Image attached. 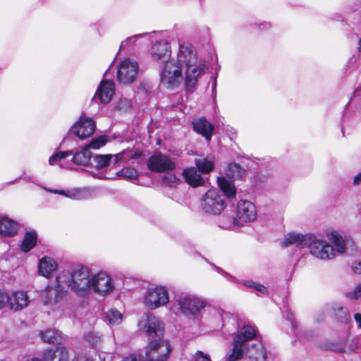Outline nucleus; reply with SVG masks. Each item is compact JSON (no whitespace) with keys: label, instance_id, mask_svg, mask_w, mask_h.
<instances>
[{"label":"nucleus","instance_id":"55","mask_svg":"<svg viewBox=\"0 0 361 361\" xmlns=\"http://www.w3.org/2000/svg\"><path fill=\"white\" fill-rule=\"evenodd\" d=\"M361 96V85L360 86H358L355 92H354V95H353V97H360Z\"/></svg>","mask_w":361,"mask_h":361},{"label":"nucleus","instance_id":"36","mask_svg":"<svg viewBox=\"0 0 361 361\" xmlns=\"http://www.w3.org/2000/svg\"><path fill=\"white\" fill-rule=\"evenodd\" d=\"M240 224V221L233 216H222L219 219V226L226 229H231L234 226Z\"/></svg>","mask_w":361,"mask_h":361},{"label":"nucleus","instance_id":"15","mask_svg":"<svg viewBox=\"0 0 361 361\" xmlns=\"http://www.w3.org/2000/svg\"><path fill=\"white\" fill-rule=\"evenodd\" d=\"M95 130V123L91 118L81 116L71 128V131L81 140L91 136Z\"/></svg>","mask_w":361,"mask_h":361},{"label":"nucleus","instance_id":"28","mask_svg":"<svg viewBox=\"0 0 361 361\" xmlns=\"http://www.w3.org/2000/svg\"><path fill=\"white\" fill-rule=\"evenodd\" d=\"M218 185L221 192L228 198L235 197L236 188L235 185L224 177H219L217 179Z\"/></svg>","mask_w":361,"mask_h":361},{"label":"nucleus","instance_id":"23","mask_svg":"<svg viewBox=\"0 0 361 361\" xmlns=\"http://www.w3.org/2000/svg\"><path fill=\"white\" fill-rule=\"evenodd\" d=\"M11 309L16 311L22 310L28 304V297L27 293L23 291H17L9 297L8 301Z\"/></svg>","mask_w":361,"mask_h":361},{"label":"nucleus","instance_id":"11","mask_svg":"<svg viewBox=\"0 0 361 361\" xmlns=\"http://www.w3.org/2000/svg\"><path fill=\"white\" fill-rule=\"evenodd\" d=\"M147 166L153 172L164 173L174 170L176 164L173 159L161 152H157L148 159Z\"/></svg>","mask_w":361,"mask_h":361},{"label":"nucleus","instance_id":"8","mask_svg":"<svg viewBox=\"0 0 361 361\" xmlns=\"http://www.w3.org/2000/svg\"><path fill=\"white\" fill-rule=\"evenodd\" d=\"M182 69L173 61L164 64L160 71V82L168 89L178 87L183 81Z\"/></svg>","mask_w":361,"mask_h":361},{"label":"nucleus","instance_id":"9","mask_svg":"<svg viewBox=\"0 0 361 361\" xmlns=\"http://www.w3.org/2000/svg\"><path fill=\"white\" fill-rule=\"evenodd\" d=\"M202 209L207 214H219L226 207L223 193L217 189H209L201 200Z\"/></svg>","mask_w":361,"mask_h":361},{"label":"nucleus","instance_id":"16","mask_svg":"<svg viewBox=\"0 0 361 361\" xmlns=\"http://www.w3.org/2000/svg\"><path fill=\"white\" fill-rule=\"evenodd\" d=\"M236 213L238 221L241 222L252 221L257 216V211L255 204L247 200H240L238 202Z\"/></svg>","mask_w":361,"mask_h":361},{"label":"nucleus","instance_id":"39","mask_svg":"<svg viewBox=\"0 0 361 361\" xmlns=\"http://www.w3.org/2000/svg\"><path fill=\"white\" fill-rule=\"evenodd\" d=\"M117 176L127 179H135L137 177V172L133 168H124L117 173Z\"/></svg>","mask_w":361,"mask_h":361},{"label":"nucleus","instance_id":"48","mask_svg":"<svg viewBox=\"0 0 361 361\" xmlns=\"http://www.w3.org/2000/svg\"><path fill=\"white\" fill-rule=\"evenodd\" d=\"M213 314L216 316L218 319H219L221 321L224 320V315H227L226 313H224L223 310H216L213 309Z\"/></svg>","mask_w":361,"mask_h":361},{"label":"nucleus","instance_id":"37","mask_svg":"<svg viewBox=\"0 0 361 361\" xmlns=\"http://www.w3.org/2000/svg\"><path fill=\"white\" fill-rule=\"evenodd\" d=\"M84 340L90 345L96 346L101 342V335L91 331L85 335Z\"/></svg>","mask_w":361,"mask_h":361},{"label":"nucleus","instance_id":"35","mask_svg":"<svg viewBox=\"0 0 361 361\" xmlns=\"http://www.w3.org/2000/svg\"><path fill=\"white\" fill-rule=\"evenodd\" d=\"M108 141V136L102 135L97 138L93 139L88 145H86L85 146L88 147L89 149H98L104 146Z\"/></svg>","mask_w":361,"mask_h":361},{"label":"nucleus","instance_id":"5","mask_svg":"<svg viewBox=\"0 0 361 361\" xmlns=\"http://www.w3.org/2000/svg\"><path fill=\"white\" fill-rule=\"evenodd\" d=\"M59 275L66 277L65 286L79 296L88 294L91 288V275L87 267L78 266L75 267L71 273L61 271Z\"/></svg>","mask_w":361,"mask_h":361},{"label":"nucleus","instance_id":"50","mask_svg":"<svg viewBox=\"0 0 361 361\" xmlns=\"http://www.w3.org/2000/svg\"><path fill=\"white\" fill-rule=\"evenodd\" d=\"M76 361H94L92 359L90 358L87 355H78L75 357Z\"/></svg>","mask_w":361,"mask_h":361},{"label":"nucleus","instance_id":"34","mask_svg":"<svg viewBox=\"0 0 361 361\" xmlns=\"http://www.w3.org/2000/svg\"><path fill=\"white\" fill-rule=\"evenodd\" d=\"M106 319L110 325H118L123 320V314L116 309L111 308L106 313Z\"/></svg>","mask_w":361,"mask_h":361},{"label":"nucleus","instance_id":"7","mask_svg":"<svg viewBox=\"0 0 361 361\" xmlns=\"http://www.w3.org/2000/svg\"><path fill=\"white\" fill-rule=\"evenodd\" d=\"M65 277L64 275H58L54 281L47 286L41 295L44 305L52 306L63 298L67 292V288L64 284Z\"/></svg>","mask_w":361,"mask_h":361},{"label":"nucleus","instance_id":"4","mask_svg":"<svg viewBox=\"0 0 361 361\" xmlns=\"http://www.w3.org/2000/svg\"><path fill=\"white\" fill-rule=\"evenodd\" d=\"M329 240L335 248L327 241L312 234L307 247L310 254L321 260H329L335 258L336 253L343 254L346 252L348 243H345L340 234L336 232L331 233Z\"/></svg>","mask_w":361,"mask_h":361},{"label":"nucleus","instance_id":"30","mask_svg":"<svg viewBox=\"0 0 361 361\" xmlns=\"http://www.w3.org/2000/svg\"><path fill=\"white\" fill-rule=\"evenodd\" d=\"M195 165L200 172L208 173L214 168V160L212 157L196 159Z\"/></svg>","mask_w":361,"mask_h":361},{"label":"nucleus","instance_id":"47","mask_svg":"<svg viewBox=\"0 0 361 361\" xmlns=\"http://www.w3.org/2000/svg\"><path fill=\"white\" fill-rule=\"evenodd\" d=\"M352 269L355 274H361V260L355 262L352 266Z\"/></svg>","mask_w":361,"mask_h":361},{"label":"nucleus","instance_id":"13","mask_svg":"<svg viewBox=\"0 0 361 361\" xmlns=\"http://www.w3.org/2000/svg\"><path fill=\"white\" fill-rule=\"evenodd\" d=\"M91 288L95 293L104 296L113 291L114 284L109 275L104 272H99L92 276Z\"/></svg>","mask_w":361,"mask_h":361},{"label":"nucleus","instance_id":"38","mask_svg":"<svg viewBox=\"0 0 361 361\" xmlns=\"http://www.w3.org/2000/svg\"><path fill=\"white\" fill-rule=\"evenodd\" d=\"M73 154V152L71 150L66 152H58L52 154L49 159L50 165H54L61 160Z\"/></svg>","mask_w":361,"mask_h":361},{"label":"nucleus","instance_id":"21","mask_svg":"<svg viewBox=\"0 0 361 361\" xmlns=\"http://www.w3.org/2000/svg\"><path fill=\"white\" fill-rule=\"evenodd\" d=\"M58 269L56 261L49 257H44L38 264L39 274L45 278H49Z\"/></svg>","mask_w":361,"mask_h":361},{"label":"nucleus","instance_id":"20","mask_svg":"<svg viewBox=\"0 0 361 361\" xmlns=\"http://www.w3.org/2000/svg\"><path fill=\"white\" fill-rule=\"evenodd\" d=\"M192 126L195 131L204 136L207 141L211 140L214 126L204 118L195 119L192 122Z\"/></svg>","mask_w":361,"mask_h":361},{"label":"nucleus","instance_id":"29","mask_svg":"<svg viewBox=\"0 0 361 361\" xmlns=\"http://www.w3.org/2000/svg\"><path fill=\"white\" fill-rule=\"evenodd\" d=\"M91 152L88 147L85 146L80 152H77L73 156L72 161L74 164L78 165L87 166L90 162Z\"/></svg>","mask_w":361,"mask_h":361},{"label":"nucleus","instance_id":"49","mask_svg":"<svg viewBox=\"0 0 361 361\" xmlns=\"http://www.w3.org/2000/svg\"><path fill=\"white\" fill-rule=\"evenodd\" d=\"M164 181L169 180L171 184H176L178 182V179L174 174H170L164 178Z\"/></svg>","mask_w":361,"mask_h":361},{"label":"nucleus","instance_id":"31","mask_svg":"<svg viewBox=\"0 0 361 361\" xmlns=\"http://www.w3.org/2000/svg\"><path fill=\"white\" fill-rule=\"evenodd\" d=\"M37 235L34 231L27 232L21 243V250L24 252H29L35 245Z\"/></svg>","mask_w":361,"mask_h":361},{"label":"nucleus","instance_id":"33","mask_svg":"<svg viewBox=\"0 0 361 361\" xmlns=\"http://www.w3.org/2000/svg\"><path fill=\"white\" fill-rule=\"evenodd\" d=\"M94 161L97 168L103 169L107 167L111 163L114 164V155L98 154L94 157Z\"/></svg>","mask_w":361,"mask_h":361},{"label":"nucleus","instance_id":"44","mask_svg":"<svg viewBox=\"0 0 361 361\" xmlns=\"http://www.w3.org/2000/svg\"><path fill=\"white\" fill-rule=\"evenodd\" d=\"M9 301L8 295L1 290H0V310L4 308Z\"/></svg>","mask_w":361,"mask_h":361},{"label":"nucleus","instance_id":"1","mask_svg":"<svg viewBox=\"0 0 361 361\" xmlns=\"http://www.w3.org/2000/svg\"><path fill=\"white\" fill-rule=\"evenodd\" d=\"M139 329L149 338V345L146 351L149 361H166L171 352L166 341L162 340L164 326L159 319L152 314L144 315L138 323Z\"/></svg>","mask_w":361,"mask_h":361},{"label":"nucleus","instance_id":"19","mask_svg":"<svg viewBox=\"0 0 361 361\" xmlns=\"http://www.w3.org/2000/svg\"><path fill=\"white\" fill-rule=\"evenodd\" d=\"M115 93V86L113 80H102L94 95V99L99 98L101 103H109Z\"/></svg>","mask_w":361,"mask_h":361},{"label":"nucleus","instance_id":"53","mask_svg":"<svg viewBox=\"0 0 361 361\" xmlns=\"http://www.w3.org/2000/svg\"><path fill=\"white\" fill-rule=\"evenodd\" d=\"M354 318L358 326L361 329V314L360 313H356L354 316Z\"/></svg>","mask_w":361,"mask_h":361},{"label":"nucleus","instance_id":"46","mask_svg":"<svg viewBox=\"0 0 361 361\" xmlns=\"http://www.w3.org/2000/svg\"><path fill=\"white\" fill-rule=\"evenodd\" d=\"M123 361H144L142 355L133 354L123 359Z\"/></svg>","mask_w":361,"mask_h":361},{"label":"nucleus","instance_id":"41","mask_svg":"<svg viewBox=\"0 0 361 361\" xmlns=\"http://www.w3.org/2000/svg\"><path fill=\"white\" fill-rule=\"evenodd\" d=\"M332 309L335 313L339 318H345L347 316V310H345L341 305L339 304H334Z\"/></svg>","mask_w":361,"mask_h":361},{"label":"nucleus","instance_id":"57","mask_svg":"<svg viewBox=\"0 0 361 361\" xmlns=\"http://www.w3.org/2000/svg\"><path fill=\"white\" fill-rule=\"evenodd\" d=\"M358 51L361 52V38L359 39Z\"/></svg>","mask_w":361,"mask_h":361},{"label":"nucleus","instance_id":"6","mask_svg":"<svg viewBox=\"0 0 361 361\" xmlns=\"http://www.w3.org/2000/svg\"><path fill=\"white\" fill-rule=\"evenodd\" d=\"M173 306L183 314L197 318L206 307L207 302L195 295L180 293L175 296Z\"/></svg>","mask_w":361,"mask_h":361},{"label":"nucleus","instance_id":"10","mask_svg":"<svg viewBox=\"0 0 361 361\" xmlns=\"http://www.w3.org/2000/svg\"><path fill=\"white\" fill-rule=\"evenodd\" d=\"M169 302V290L163 286H155L148 288L143 298L147 308L155 310L166 305Z\"/></svg>","mask_w":361,"mask_h":361},{"label":"nucleus","instance_id":"27","mask_svg":"<svg viewBox=\"0 0 361 361\" xmlns=\"http://www.w3.org/2000/svg\"><path fill=\"white\" fill-rule=\"evenodd\" d=\"M142 156V152L137 149H126L114 155V165L121 161L137 159Z\"/></svg>","mask_w":361,"mask_h":361},{"label":"nucleus","instance_id":"17","mask_svg":"<svg viewBox=\"0 0 361 361\" xmlns=\"http://www.w3.org/2000/svg\"><path fill=\"white\" fill-rule=\"evenodd\" d=\"M312 234H300L297 233H289L284 236L281 245L283 247L290 245H295L299 249L307 247L311 240Z\"/></svg>","mask_w":361,"mask_h":361},{"label":"nucleus","instance_id":"3","mask_svg":"<svg viewBox=\"0 0 361 361\" xmlns=\"http://www.w3.org/2000/svg\"><path fill=\"white\" fill-rule=\"evenodd\" d=\"M181 68H185V85L187 88L193 87L197 78L204 72L205 63L198 60L193 47L181 44L177 54V63Z\"/></svg>","mask_w":361,"mask_h":361},{"label":"nucleus","instance_id":"18","mask_svg":"<svg viewBox=\"0 0 361 361\" xmlns=\"http://www.w3.org/2000/svg\"><path fill=\"white\" fill-rule=\"evenodd\" d=\"M49 192H53L54 194H59L63 195L68 198L74 200H82L90 198L92 196V190L88 188H75L72 189H68L66 190H50L44 188Z\"/></svg>","mask_w":361,"mask_h":361},{"label":"nucleus","instance_id":"14","mask_svg":"<svg viewBox=\"0 0 361 361\" xmlns=\"http://www.w3.org/2000/svg\"><path fill=\"white\" fill-rule=\"evenodd\" d=\"M171 50L166 40H160L154 44L151 49V56L153 61L162 63L171 61Z\"/></svg>","mask_w":361,"mask_h":361},{"label":"nucleus","instance_id":"54","mask_svg":"<svg viewBox=\"0 0 361 361\" xmlns=\"http://www.w3.org/2000/svg\"><path fill=\"white\" fill-rule=\"evenodd\" d=\"M271 27V24L269 23H261L259 26L260 30H267Z\"/></svg>","mask_w":361,"mask_h":361},{"label":"nucleus","instance_id":"24","mask_svg":"<svg viewBox=\"0 0 361 361\" xmlns=\"http://www.w3.org/2000/svg\"><path fill=\"white\" fill-rule=\"evenodd\" d=\"M40 337L43 341L49 343L61 344L66 340L64 335L55 329H48L41 331Z\"/></svg>","mask_w":361,"mask_h":361},{"label":"nucleus","instance_id":"45","mask_svg":"<svg viewBox=\"0 0 361 361\" xmlns=\"http://www.w3.org/2000/svg\"><path fill=\"white\" fill-rule=\"evenodd\" d=\"M193 361H211V360L207 354L197 351L193 356Z\"/></svg>","mask_w":361,"mask_h":361},{"label":"nucleus","instance_id":"51","mask_svg":"<svg viewBox=\"0 0 361 361\" xmlns=\"http://www.w3.org/2000/svg\"><path fill=\"white\" fill-rule=\"evenodd\" d=\"M287 319H288L290 322V324L293 329L295 328V322L293 318V314L291 312H287Z\"/></svg>","mask_w":361,"mask_h":361},{"label":"nucleus","instance_id":"56","mask_svg":"<svg viewBox=\"0 0 361 361\" xmlns=\"http://www.w3.org/2000/svg\"><path fill=\"white\" fill-rule=\"evenodd\" d=\"M26 361H47V360L44 358V355L42 354V357H32V358L27 359Z\"/></svg>","mask_w":361,"mask_h":361},{"label":"nucleus","instance_id":"42","mask_svg":"<svg viewBox=\"0 0 361 361\" xmlns=\"http://www.w3.org/2000/svg\"><path fill=\"white\" fill-rule=\"evenodd\" d=\"M147 35V33L135 35L132 37H128L125 41H123L121 42L120 48L125 47L128 44H129L130 46L134 45L137 39L140 38L142 35Z\"/></svg>","mask_w":361,"mask_h":361},{"label":"nucleus","instance_id":"52","mask_svg":"<svg viewBox=\"0 0 361 361\" xmlns=\"http://www.w3.org/2000/svg\"><path fill=\"white\" fill-rule=\"evenodd\" d=\"M361 183V173L356 175L353 179V184L357 185Z\"/></svg>","mask_w":361,"mask_h":361},{"label":"nucleus","instance_id":"40","mask_svg":"<svg viewBox=\"0 0 361 361\" xmlns=\"http://www.w3.org/2000/svg\"><path fill=\"white\" fill-rule=\"evenodd\" d=\"M243 285L247 288H253L255 290L258 291L262 295H265L267 293V288L263 285L255 283L252 281H247L243 283Z\"/></svg>","mask_w":361,"mask_h":361},{"label":"nucleus","instance_id":"12","mask_svg":"<svg viewBox=\"0 0 361 361\" xmlns=\"http://www.w3.org/2000/svg\"><path fill=\"white\" fill-rule=\"evenodd\" d=\"M138 66L137 62L130 59L123 61L118 68L117 79L119 82L129 84L133 82L137 76Z\"/></svg>","mask_w":361,"mask_h":361},{"label":"nucleus","instance_id":"2","mask_svg":"<svg viewBox=\"0 0 361 361\" xmlns=\"http://www.w3.org/2000/svg\"><path fill=\"white\" fill-rule=\"evenodd\" d=\"M257 336V330L250 324L239 326L237 331L233 334L232 350L226 357V361H238L245 355L249 361H265L267 352L262 345L257 343L249 348L247 343Z\"/></svg>","mask_w":361,"mask_h":361},{"label":"nucleus","instance_id":"26","mask_svg":"<svg viewBox=\"0 0 361 361\" xmlns=\"http://www.w3.org/2000/svg\"><path fill=\"white\" fill-rule=\"evenodd\" d=\"M183 176L185 181L192 187L202 185L204 183L203 178L194 167L185 169L183 172Z\"/></svg>","mask_w":361,"mask_h":361},{"label":"nucleus","instance_id":"32","mask_svg":"<svg viewBox=\"0 0 361 361\" xmlns=\"http://www.w3.org/2000/svg\"><path fill=\"white\" fill-rule=\"evenodd\" d=\"M245 172V170L241 168L240 165L231 163L228 165L225 171V174L228 178L235 180L243 177Z\"/></svg>","mask_w":361,"mask_h":361},{"label":"nucleus","instance_id":"43","mask_svg":"<svg viewBox=\"0 0 361 361\" xmlns=\"http://www.w3.org/2000/svg\"><path fill=\"white\" fill-rule=\"evenodd\" d=\"M345 296L350 299H357L361 297V283L357 285L353 291L346 293Z\"/></svg>","mask_w":361,"mask_h":361},{"label":"nucleus","instance_id":"25","mask_svg":"<svg viewBox=\"0 0 361 361\" xmlns=\"http://www.w3.org/2000/svg\"><path fill=\"white\" fill-rule=\"evenodd\" d=\"M18 230V223L7 216L0 218V234L5 236L15 235Z\"/></svg>","mask_w":361,"mask_h":361},{"label":"nucleus","instance_id":"58","mask_svg":"<svg viewBox=\"0 0 361 361\" xmlns=\"http://www.w3.org/2000/svg\"><path fill=\"white\" fill-rule=\"evenodd\" d=\"M210 264H211V266H212V267H215V269H216L218 271H219V272H220V271H221V269L219 267H216L214 264H212V263H211Z\"/></svg>","mask_w":361,"mask_h":361},{"label":"nucleus","instance_id":"22","mask_svg":"<svg viewBox=\"0 0 361 361\" xmlns=\"http://www.w3.org/2000/svg\"><path fill=\"white\" fill-rule=\"evenodd\" d=\"M47 361H68L69 353L65 347H58L55 350L47 349L44 353Z\"/></svg>","mask_w":361,"mask_h":361}]
</instances>
